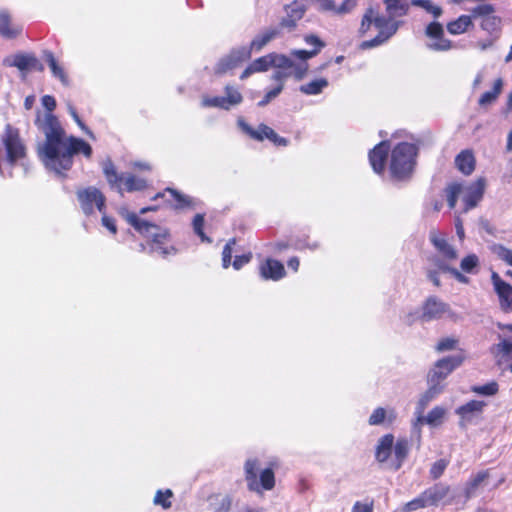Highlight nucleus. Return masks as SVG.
Instances as JSON below:
<instances>
[{"label":"nucleus","instance_id":"nucleus-1","mask_svg":"<svg viewBox=\"0 0 512 512\" xmlns=\"http://www.w3.org/2000/svg\"><path fill=\"white\" fill-rule=\"evenodd\" d=\"M41 102L46 112L37 113L35 124L45 135V141L38 148L39 156L48 170L62 175L72 167L75 154H83L90 158L92 148L83 139L66 136L59 120L52 114L56 108L53 96L44 95Z\"/></svg>","mask_w":512,"mask_h":512},{"label":"nucleus","instance_id":"nucleus-2","mask_svg":"<svg viewBox=\"0 0 512 512\" xmlns=\"http://www.w3.org/2000/svg\"><path fill=\"white\" fill-rule=\"evenodd\" d=\"M419 147L410 141L398 142L390 146L384 140L370 150L368 158L373 171L384 174L387 163L391 177L398 181H405L411 178L417 165Z\"/></svg>","mask_w":512,"mask_h":512},{"label":"nucleus","instance_id":"nucleus-3","mask_svg":"<svg viewBox=\"0 0 512 512\" xmlns=\"http://www.w3.org/2000/svg\"><path fill=\"white\" fill-rule=\"evenodd\" d=\"M387 16L380 15L372 7H369L361 20L359 27L360 36H366L372 30L377 34L371 39L359 44V49L369 50L384 45L392 38L401 26L397 18L407 15L409 2L407 0H384Z\"/></svg>","mask_w":512,"mask_h":512},{"label":"nucleus","instance_id":"nucleus-4","mask_svg":"<svg viewBox=\"0 0 512 512\" xmlns=\"http://www.w3.org/2000/svg\"><path fill=\"white\" fill-rule=\"evenodd\" d=\"M119 214L142 236L150 241L153 253L161 257H169L177 254V249L170 243V232L167 228L160 227L141 219L134 212L121 208Z\"/></svg>","mask_w":512,"mask_h":512},{"label":"nucleus","instance_id":"nucleus-5","mask_svg":"<svg viewBox=\"0 0 512 512\" xmlns=\"http://www.w3.org/2000/svg\"><path fill=\"white\" fill-rule=\"evenodd\" d=\"M486 187L484 178H478L473 182H454L446 188V197L451 209L456 206L457 200L462 199L464 212L475 208L482 200Z\"/></svg>","mask_w":512,"mask_h":512},{"label":"nucleus","instance_id":"nucleus-6","mask_svg":"<svg viewBox=\"0 0 512 512\" xmlns=\"http://www.w3.org/2000/svg\"><path fill=\"white\" fill-rule=\"evenodd\" d=\"M2 143L4 148H0V174L3 177H12V167L25 157V146L18 131L10 125L6 126Z\"/></svg>","mask_w":512,"mask_h":512},{"label":"nucleus","instance_id":"nucleus-7","mask_svg":"<svg viewBox=\"0 0 512 512\" xmlns=\"http://www.w3.org/2000/svg\"><path fill=\"white\" fill-rule=\"evenodd\" d=\"M294 67L297 77H301L305 72L304 65L295 66L293 59L284 54L270 53L254 60L240 75V79L244 80L250 75L257 72L267 71L269 68H287Z\"/></svg>","mask_w":512,"mask_h":512},{"label":"nucleus","instance_id":"nucleus-8","mask_svg":"<svg viewBox=\"0 0 512 512\" xmlns=\"http://www.w3.org/2000/svg\"><path fill=\"white\" fill-rule=\"evenodd\" d=\"M103 173L112 188L117 189L119 193L142 191L147 188V181L133 175L132 173L118 174L114 164L107 161L103 165Z\"/></svg>","mask_w":512,"mask_h":512},{"label":"nucleus","instance_id":"nucleus-9","mask_svg":"<svg viewBox=\"0 0 512 512\" xmlns=\"http://www.w3.org/2000/svg\"><path fill=\"white\" fill-rule=\"evenodd\" d=\"M76 197L82 213L89 219H96L98 212L107 209L105 195L94 186L78 189Z\"/></svg>","mask_w":512,"mask_h":512},{"label":"nucleus","instance_id":"nucleus-10","mask_svg":"<svg viewBox=\"0 0 512 512\" xmlns=\"http://www.w3.org/2000/svg\"><path fill=\"white\" fill-rule=\"evenodd\" d=\"M258 469L259 461L256 458H250L245 462L244 471L248 489L256 493H262V490H272L275 486L273 470L271 468L263 469L258 480Z\"/></svg>","mask_w":512,"mask_h":512},{"label":"nucleus","instance_id":"nucleus-11","mask_svg":"<svg viewBox=\"0 0 512 512\" xmlns=\"http://www.w3.org/2000/svg\"><path fill=\"white\" fill-rule=\"evenodd\" d=\"M243 102V96L240 90L234 85H226L224 94L221 96L203 95L201 98V107L218 108L229 111Z\"/></svg>","mask_w":512,"mask_h":512},{"label":"nucleus","instance_id":"nucleus-12","mask_svg":"<svg viewBox=\"0 0 512 512\" xmlns=\"http://www.w3.org/2000/svg\"><path fill=\"white\" fill-rule=\"evenodd\" d=\"M239 128L257 141H263L268 139L278 146H287L288 141L286 138L279 136L272 128L265 124H260L256 129L250 126L243 118H239L237 121Z\"/></svg>","mask_w":512,"mask_h":512},{"label":"nucleus","instance_id":"nucleus-13","mask_svg":"<svg viewBox=\"0 0 512 512\" xmlns=\"http://www.w3.org/2000/svg\"><path fill=\"white\" fill-rule=\"evenodd\" d=\"M447 409L442 406H435L431 409L426 415H424V411L414 412L415 420L412 423L413 434L417 437V440L421 439V426L426 424L430 427H438L440 426L446 417Z\"/></svg>","mask_w":512,"mask_h":512},{"label":"nucleus","instance_id":"nucleus-14","mask_svg":"<svg viewBox=\"0 0 512 512\" xmlns=\"http://www.w3.org/2000/svg\"><path fill=\"white\" fill-rule=\"evenodd\" d=\"M464 360V355L459 353L438 360L428 374V380L437 384L441 382Z\"/></svg>","mask_w":512,"mask_h":512},{"label":"nucleus","instance_id":"nucleus-15","mask_svg":"<svg viewBox=\"0 0 512 512\" xmlns=\"http://www.w3.org/2000/svg\"><path fill=\"white\" fill-rule=\"evenodd\" d=\"M429 240L440 255V257H433L431 259L433 265L434 259L445 261L448 264L450 261L457 259V250L448 242L445 233L439 230H432L429 233Z\"/></svg>","mask_w":512,"mask_h":512},{"label":"nucleus","instance_id":"nucleus-16","mask_svg":"<svg viewBox=\"0 0 512 512\" xmlns=\"http://www.w3.org/2000/svg\"><path fill=\"white\" fill-rule=\"evenodd\" d=\"M250 58V50L247 46L233 49L228 55L222 57L214 66L216 75H224L234 68L238 67L242 62Z\"/></svg>","mask_w":512,"mask_h":512},{"label":"nucleus","instance_id":"nucleus-17","mask_svg":"<svg viewBox=\"0 0 512 512\" xmlns=\"http://www.w3.org/2000/svg\"><path fill=\"white\" fill-rule=\"evenodd\" d=\"M449 312V305L437 297H429L421 307V320L430 322L442 318Z\"/></svg>","mask_w":512,"mask_h":512},{"label":"nucleus","instance_id":"nucleus-18","mask_svg":"<svg viewBox=\"0 0 512 512\" xmlns=\"http://www.w3.org/2000/svg\"><path fill=\"white\" fill-rule=\"evenodd\" d=\"M165 197L168 202H172V206L177 210L196 209L200 201L194 197L183 194L177 190L167 188L163 193H159L155 198Z\"/></svg>","mask_w":512,"mask_h":512},{"label":"nucleus","instance_id":"nucleus-19","mask_svg":"<svg viewBox=\"0 0 512 512\" xmlns=\"http://www.w3.org/2000/svg\"><path fill=\"white\" fill-rule=\"evenodd\" d=\"M303 40L308 46H312L313 49L312 50H303V49L292 50L290 52L289 57H291L292 59L295 58L296 60H299V62L307 63V61L309 59L315 57L322 50V48L325 47V43L317 35H314V34L305 35Z\"/></svg>","mask_w":512,"mask_h":512},{"label":"nucleus","instance_id":"nucleus-20","mask_svg":"<svg viewBox=\"0 0 512 512\" xmlns=\"http://www.w3.org/2000/svg\"><path fill=\"white\" fill-rule=\"evenodd\" d=\"M398 417L396 409L392 406L376 407L368 418L370 426H392Z\"/></svg>","mask_w":512,"mask_h":512},{"label":"nucleus","instance_id":"nucleus-21","mask_svg":"<svg viewBox=\"0 0 512 512\" xmlns=\"http://www.w3.org/2000/svg\"><path fill=\"white\" fill-rule=\"evenodd\" d=\"M424 492L429 506L448 505L454 498L450 488L444 484H436Z\"/></svg>","mask_w":512,"mask_h":512},{"label":"nucleus","instance_id":"nucleus-22","mask_svg":"<svg viewBox=\"0 0 512 512\" xmlns=\"http://www.w3.org/2000/svg\"><path fill=\"white\" fill-rule=\"evenodd\" d=\"M491 281L499 296L501 307L506 311H512V286L502 280L496 272H492Z\"/></svg>","mask_w":512,"mask_h":512},{"label":"nucleus","instance_id":"nucleus-23","mask_svg":"<svg viewBox=\"0 0 512 512\" xmlns=\"http://www.w3.org/2000/svg\"><path fill=\"white\" fill-rule=\"evenodd\" d=\"M491 281L499 296L501 307L506 311H512V286L502 280L496 272H492Z\"/></svg>","mask_w":512,"mask_h":512},{"label":"nucleus","instance_id":"nucleus-24","mask_svg":"<svg viewBox=\"0 0 512 512\" xmlns=\"http://www.w3.org/2000/svg\"><path fill=\"white\" fill-rule=\"evenodd\" d=\"M260 274L266 280L278 281L285 276V269L280 261L267 259L260 266Z\"/></svg>","mask_w":512,"mask_h":512},{"label":"nucleus","instance_id":"nucleus-25","mask_svg":"<svg viewBox=\"0 0 512 512\" xmlns=\"http://www.w3.org/2000/svg\"><path fill=\"white\" fill-rule=\"evenodd\" d=\"M485 406L486 403L484 401L471 400L458 407L456 409V414L460 416L462 421L470 422L482 413Z\"/></svg>","mask_w":512,"mask_h":512},{"label":"nucleus","instance_id":"nucleus-26","mask_svg":"<svg viewBox=\"0 0 512 512\" xmlns=\"http://www.w3.org/2000/svg\"><path fill=\"white\" fill-rule=\"evenodd\" d=\"M22 31V27L12 21L10 14L5 11H0V36L12 39L18 36Z\"/></svg>","mask_w":512,"mask_h":512},{"label":"nucleus","instance_id":"nucleus-27","mask_svg":"<svg viewBox=\"0 0 512 512\" xmlns=\"http://www.w3.org/2000/svg\"><path fill=\"white\" fill-rule=\"evenodd\" d=\"M280 35V29L279 28H269L261 33H259L257 36L254 37V39L251 41L250 46L247 47L250 50V53L252 51L259 52L262 50L269 42L276 39Z\"/></svg>","mask_w":512,"mask_h":512},{"label":"nucleus","instance_id":"nucleus-28","mask_svg":"<svg viewBox=\"0 0 512 512\" xmlns=\"http://www.w3.org/2000/svg\"><path fill=\"white\" fill-rule=\"evenodd\" d=\"M293 64L295 66H298V65L305 66V72L301 77L296 76V74L294 72V69H295L294 67H287V68H274L275 71L272 73L271 79L273 81H275L277 84H282L283 86H284L285 81L291 76L294 77L296 80H302L307 75L308 68H309L308 63L296 62L295 58H293Z\"/></svg>","mask_w":512,"mask_h":512},{"label":"nucleus","instance_id":"nucleus-29","mask_svg":"<svg viewBox=\"0 0 512 512\" xmlns=\"http://www.w3.org/2000/svg\"><path fill=\"white\" fill-rule=\"evenodd\" d=\"M429 387L428 389L420 396L415 412L421 413V411H425L428 404L435 399L444 389L442 384H437L428 380Z\"/></svg>","mask_w":512,"mask_h":512},{"label":"nucleus","instance_id":"nucleus-30","mask_svg":"<svg viewBox=\"0 0 512 512\" xmlns=\"http://www.w3.org/2000/svg\"><path fill=\"white\" fill-rule=\"evenodd\" d=\"M45 61L48 64L53 77L58 79L62 83V85L68 86L70 81L65 71V68L62 64L58 62V60L54 57L52 52L45 53Z\"/></svg>","mask_w":512,"mask_h":512},{"label":"nucleus","instance_id":"nucleus-31","mask_svg":"<svg viewBox=\"0 0 512 512\" xmlns=\"http://www.w3.org/2000/svg\"><path fill=\"white\" fill-rule=\"evenodd\" d=\"M328 86L329 82L327 78L318 77L300 85L299 91L307 96H317L320 95Z\"/></svg>","mask_w":512,"mask_h":512},{"label":"nucleus","instance_id":"nucleus-32","mask_svg":"<svg viewBox=\"0 0 512 512\" xmlns=\"http://www.w3.org/2000/svg\"><path fill=\"white\" fill-rule=\"evenodd\" d=\"M394 436L386 434L382 436L377 444L375 456L376 459L383 463L386 462L393 451Z\"/></svg>","mask_w":512,"mask_h":512},{"label":"nucleus","instance_id":"nucleus-33","mask_svg":"<svg viewBox=\"0 0 512 512\" xmlns=\"http://www.w3.org/2000/svg\"><path fill=\"white\" fill-rule=\"evenodd\" d=\"M455 165L460 172L470 175L475 169V157L470 150L460 152L455 158Z\"/></svg>","mask_w":512,"mask_h":512},{"label":"nucleus","instance_id":"nucleus-34","mask_svg":"<svg viewBox=\"0 0 512 512\" xmlns=\"http://www.w3.org/2000/svg\"><path fill=\"white\" fill-rule=\"evenodd\" d=\"M5 64L14 66L20 71H28L36 68L38 61L34 56L27 54H17L11 60L6 59Z\"/></svg>","mask_w":512,"mask_h":512},{"label":"nucleus","instance_id":"nucleus-35","mask_svg":"<svg viewBox=\"0 0 512 512\" xmlns=\"http://www.w3.org/2000/svg\"><path fill=\"white\" fill-rule=\"evenodd\" d=\"M503 89V80L501 78H497L494 83L493 87L490 91H486L482 94V96L479 98L478 104L481 107H488L492 105L498 98V96L501 94Z\"/></svg>","mask_w":512,"mask_h":512},{"label":"nucleus","instance_id":"nucleus-36","mask_svg":"<svg viewBox=\"0 0 512 512\" xmlns=\"http://www.w3.org/2000/svg\"><path fill=\"white\" fill-rule=\"evenodd\" d=\"M498 339L499 342L491 348L492 353L500 360H507L512 355V337L505 338L499 335Z\"/></svg>","mask_w":512,"mask_h":512},{"label":"nucleus","instance_id":"nucleus-37","mask_svg":"<svg viewBox=\"0 0 512 512\" xmlns=\"http://www.w3.org/2000/svg\"><path fill=\"white\" fill-rule=\"evenodd\" d=\"M470 26H472L471 16L461 15L447 24V30L452 35H459L466 32Z\"/></svg>","mask_w":512,"mask_h":512},{"label":"nucleus","instance_id":"nucleus-38","mask_svg":"<svg viewBox=\"0 0 512 512\" xmlns=\"http://www.w3.org/2000/svg\"><path fill=\"white\" fill-rule=\"evenodd\" d=\"M409 451V443L407 439H399L393 446V452L395 456V462L392 464V468L395 470L399 469L406 458Z\"/></svg>","mask_w":512,"mask_h":512},{"label":"nucleus","instance_id":"nucleus-39","mask_svg":"<svg viewBox=\"0 0 512 512\" xmlns=\"http://www.w3.org/2000/svg\"><path fill=\"white\" fill-rule=\"evenodd\" d=\"M316 9L320 12L332 13L334 15L343 16L350 12H341V4L337 5L334 0H313Z\"/></svg>","mask_w":512,"mask_h":512},{"label":"nucleus","instance_id":"nucleus-40","mask_svg":"<svg viewBox=\"0 0 512 512\" xmlns=\"http://www.w3.org/2000/svg\"><path fill=\"white\" fill-rule=\"evenodd\" d=\"M174 494L171 489H159L156 491L155 496L153 498V504L155 506H160L164 510L170 509L172 506V498Z\"/></svg>","mask_w":512,"mask_h":512},{"label":"nucleus","instance_id":"nucleus-41","mask_svg":"<svg viewBox=\"0 0 512 512\" xmlns=\"http://www.w3.org/2000/svg\"><path fill=\"white\" fill-rule=\"evenodd\" d=\"M434 266H437L438 269L442 272L450 273L460 283L467 284L469 282V279L467 276H465L462 272H460L456 268L450 266L445 261H441L439 259H434Z\"/></svg>","mask_w":512,"mask_h":512},{"label":"nucleus","instance_id":"nucleus-42","mask_svg":"<svg viewBox=\"0 0 512 512\" xmlns=\"http://www.w3.org/2000/svg\"><path fill=\"white\" fill-rule=\"evenodd\" d=\"M480 260L479 257L474 254L466 255L460 262L461 271L468 274H475L479 267Z\"/></svg>","mask_w":512,"mask_h":512},{"label":"nucleus","instance_id":"nucleus-43","mask_svg":"<svg viewBox=\"0 0 512 512\" xmlns=\"http://www.w3.org/2000/svg\"><path fill=\"white\" fill-rule=\"evenodd\" d=\"M488 473L485 471L477 473L466 485L465 495L467 498L472 497L476 490L482 485L487 479Z\"/></svg>","mask_w":512,"mask_h":512},{"label":"nucleus","instance_id":"nucleus-44","mask_svg":"<svg viewBox=\"0 0 512 512\" xmlns=\"http://www.w3.org/2000/svg\"><path fill=\"white\" fill-rule=\"evenodd\" d=\"M481 28L488 32L489 34L498 33L501 28V19L500 17L492 14L488 15V17L483 18L480 24Z\"/></svg>","mask_w":512,"mask_h":512},{"label":"nucleus","instance_id":"nucleus-45","mask_svg":"<svg viewBox=\"0 0 512 512\" xmlns=\"http://www.w3.org/2000/svg\"><path fill=\"white\" fill-rule=\"evenodd\" d=\"M204 215L196 214L192 221V227L194 233L201 239L202 242L211 243L212 240L204 233Z\"/></svg>","mask_w":512,"mask_h":512},{"label":"nucleus","instance_id":"nucleus-46","mask_svg":"<svg viewBox=\"0 0 512 512\" xmlns=\"http://www.w3.org/2000/svg\"><path fill=\"white\" fill-rule=\"evenodd\" d=\"M491 251L494 255H496L500 260L504 261L509 266H512V250L505 247L502 244H493L491 246Z\"/></svg>","mask_w":512,"mask_h":512},{"label":"nucleus","instance_id":"nucleus-47","mask_svg":"<svg viewBox=\"0 0 512 512\" xmlns=\"http://www.w3.org/2000/svg\"><path fill=\"white\" fill-rule=\"evenodd\" d=\"M498 390L499 386L495 381H491L484 385H474L471 387L472 392L483 396H493L498 392Z\"/></svg>","mask_w":512,"mask_h":512},{"label":"nucleus","instance_id":"nucleus-48","mask_svg":"<svg viewBox=\"0 0 512 512\" xmlns=\"http://www.w3.org/2000/svg\"><path fill=\"white\" fill-rule=\"evenodd\" d=\"M411 4L423 8L425 11L432 14L434 18H439L442 14L441 7L433 4L430 0H412Z\"/></svg>","mask_w":512,"mask_h":512},{"label":"nucleus","instance_id":"nucleus-49","mask_svg":"<svg viewBox=\"0 0 512 512\" xmlns=\"http://www.w3.org/2000/svg\"><path fill=\"white\" fill-rule=\"evenodd\" d=\"M430 507L428 504L427 497H425V492L421 493L418 497L406 503L404 506V512H412L418 509Z\"/></svg>","mask_w":512,"mask_h":512},{"label":"nucleus","instance_id":"nucleus-50","mask_svg":"<svg viewBox=\"0 0 512 512\" xmlns=\"http://www.w3.org/2000/svg\"><path fill=\"white\" fill-rule=\"evenodd\" d=\"M427 47L434 51H448L452 48V43L449 39H446L443 36H439L431 39L429 43H427Z\"/></svg>","mask_w":512,"mask_h":512},{"label":"nucleus","instance_id":"nucleus-51","mask_svg":"<svg viewBox=\"0 0 512 512\" xmlns=\"http://www.w3.org/2000/svg\"><path fill=\"white\" fill-rule=\"evenodd\" d=\"M98 213L101 214V225L108 231L110 235L115 236L118 232L116 219L113 216L107 214V209Z\"/></svg>","mask_w":512,"mask_h":512},{"label":"nucleus","instance_id":"nucleus-52","mask_svg":"<svg viewBox=\"0 0 512 512\" xmlns=\"http://www.w3.org/2000/svg\"><path fill=\"white\" fill-rule=\"evenodd\" d=\"M305 11V6L299 2H293L286 7V14L296 21H299L304 16Z\"/></svg>","mask_w":512,"mask_h":512},{"label":"nucleus","instance_id":"nucleus-53","mask_svg":"<svg viewBox=\"0 0 512 512\" xmlns=\"http://www.w3.org/2000/svg\"><path fill=\"white\" fill-rule=\"evenodd\" d=\"M471 18H486L488 15L494 14V7L491 4H480L471 10Z\"/></svg>","mask_w":512,"mask_h":512},{"label":"nucleus","instance_id":"nucleus-54","mask_svg":"<svg viewBox=\"0 0 512 512\" xmlns=\"http://www.w3.org/2000/svg\"><path fill=\"white\" fill-rule=\"evenodd\" d=\"M235 243H236L235 239H231L224 246V249H223V252H222V266H223V268H228L230 263H231L232 247L235 245Z\"/></svg>","mask_w":512,"mask_h":512},{"label":"nucleus","instance_id":"nucleus-55","mask_svg":"<svg viewBox=\"0 0 512 512\" xmlns=\"http://www.w3.org/2000/svg\"><path fill=\"white\" fill-rule=\"evenodd\" d=\"M458 341L455 338L447 337L441 339L436 346L438 352L450 351L456 348Z\"/></svg>","mask_w":512,"mask_h":512},{"label":"nucleus","instance_id":"nucleus-56","mask_svg":"<svg viewBox=\"0 0 512 512\" xmlns=\"http://www.w3.org/2000/svg\"><path fill=\"white\" fill-rule=\"evenodd\" d=\"M67 110L77 125L89 136L93 137V133L86 127L80 119L75 107L71 103H67Z\"/></svg>","mask_w":512,"mask_h":512},{"label":"nucleus","instance_id":"nucleus-57","mask_svg":"<svg viewBox=\"0 0 512 512\" xmlns=\"http://www.w3.org/2000/svg\"><path fill=\"white\" fill-rule=\"evenodd\" d=\"M426 35L433 39V38H436L439 36H443L444 35V31H443V27L440 23L438 22H432L430 23L427 27H426Z\"/></svg>","mask_w":512,"mask_h":512},{"label":"nucleus","instance_id":"nucleus-58","mask_svg":"<svg viewBox=\"0 0 512 512\" xmlns=\"http://www.w3.org/2000/svg\"><path fill=\"white\" fill-rule=\"evenodd\" d=\"M402 321L406 325H413L416 321L421 320V310L413 309L402 315Z\"/></svg>","mask_w":512,"mask_h":512},{"label":"nucleus","instance_id":"nucleus-59","mask_svg":"<svg viewBox=\"0 0 512 512\" xmlns=\"http://www.w3.org/2000/svg\"><path fill=\"white\" fill-rule=\"evenodd\" d=\"M447 466V463L444 460H439L435 462L430 470V473L433 478H438L442 475L445 468Z\"/></svg>","mask_w":512,"mask_h":512},{"label":"nucleus","instance_id":"nucleus-60","mask_svg":"<svg viewBox=\"0 0 512 512\" xmlns=\"http://www.w3.org/2000/svg\"><path fill=\"white\" fill-rule=\"evenodd\" d=\"M251 260V254H243V255H239V256H236L233 263H232V266L235 270H240L244 265H246L247 263H249V261Z\"/></svg>","mask_w":512,"mask_h":512},{"label":"nucleus","instance_id":"nucleus-61","mask_svg":"<svg viewBox=\"0 0 512 512\" xmlns=\"http://www.w3.org/2000/svg\"><path fill=\"white\" fill-rule=\"evenodd\" d=\"M297 22L298 21L294 20L291 16H288V14H286V16L283 17L282 20L280 21L279 26L280 28L291 31L296 27Z\"/></svg>","mask_w":512,"mask_h":512},{"label":"nucleus","instance_id":"nucleus-62","mask_svg":"<svg viewBox=\"0 0 512 512\" xmlns=\"http://www.w3.org/2000/svg\"><path fill=\"white\" fill-rule=\"evenodd\" d=\"M436 269H428L427 270V278L437 287L440 286V278H439V272H441L437 266H435Z\"/></svg>","mask_w":512,"mask_h":512},{"label":"nucleus","instance_id":"nucleus-63","mask_svg":"<svg viewBox=\"0 0 512 512\" xmlns=\"http://www.w3.org/2000/svg\"><path fill=\"white\" fill-rule=\"evenodd\" d=\"M357 0H343L341 3V12H352L357 6Z\"/></svg>","mask_w":512,"mask_h":512},{"label":"nucleus","instance_id":"nucleus-64","mask_svg":"<svg viewBox=\"0 0 512 512\" xmlns=\"http://www.w3.org/2000/svg\"><path fill=\"white\" fill-rule=\"evenodd\" d=\"M352 512H372V509L367 504L356 502L353 506Z\"/></svg>","mask_w":512,"mask_h":512}]
</instances>
